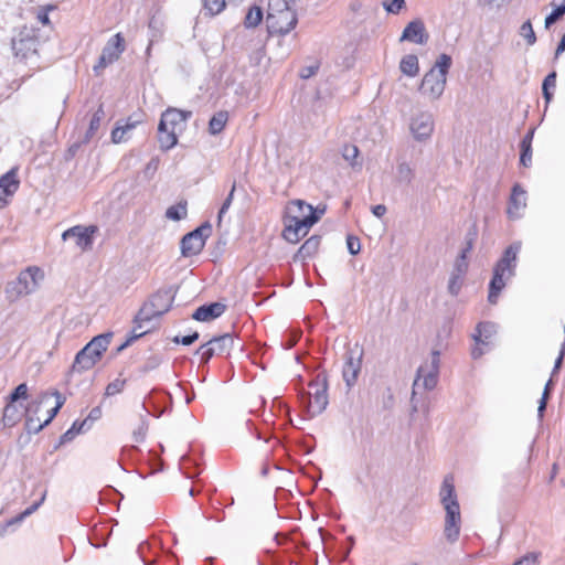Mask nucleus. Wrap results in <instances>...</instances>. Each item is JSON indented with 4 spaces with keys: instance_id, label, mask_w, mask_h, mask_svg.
Returning a JSON list of instances; mask_svg holds the SVG:
<instances>
[{
    "instance_id": "obj_45",
    "label": "nucleus",
    "mask_w": 565,
    "mask_h": 565,
    "mask_svg": "<svg viewBox=\"0 0 565 565\" xmlns=\"http://www.w3.org/2000/svg\"><path fill=\"white\" fill-rule=\"evenodd\" d=\"M521 148H522V153H521V157H520V162L524 167H529L531 164V161H532V149L530 148V141L529 140H522L521 141Z\"/></svg>"
},
{
    "instance_id": "obj_1",
    "label": "nucleus",
    "mask_w": 565,
    "mask_h": 565,
    "mask_svg": "<svg viewBox=\"0 0 565 565\" xmlns=\"http://www.w3.org/2000/svg\"><path fill=\"white\" fill-rule=\"evenodd\" d=\"M439 497L446 511L444 535L449 543H455L460 534L461 515L451 476L444 479Z\"/></svg>"
},
{
    "instance_id": "obj_55",
    "label": "nucleus",
    "mask_w": 565,
    "mask_h": 565,
    "mask_svg": "<svg viewBox=\"0 0 565 565\" xmlns=\"http://www.w3.org/2000/svg\"><path fill=\"white\" fill-rule=\"evenodd\" d=\"M128 139V136L125 134V130L121 129L120 126L115 127L111 131V141L114 143H120Z\"/></svg>"
},
{
    "instance_id": "obj_51",
    "label": "nucleus",
    "mask_w": 565,
    "mask_h": 565,
    "mask_svg": "<svg viewBox=\"0 0 565 565\" xmlns=\"http://www.w3.org/2000/svg\"><path fill=\"white\" fill-rule=\"evenodd\" d=\"M565 14V2L557 7L552 13L545 18V28H550L559 18Z\"/></svg>"
},
{
    "instance_id": "obj_25",
    "label": "nucleus",
    "mask_w": 565,
    "mask_h": 565,
    "mask_svg": "<svg viewBox=\"0 0 565 565\" xmlns=\"http://www.w3.org/2000/svg\"><path fill=\"white\" fill-rule=\"evenodd\" d=\"M497 333V327L492 322H480L475 333L472 334V339L477 343H482V345L489 347L490 340Z\"/></svg>"
},
{
    "instance_id": "obj_29",
    "label": "nucleus",
    "mask_w": 565,
    "mask_h": 565,
    "mask_svg": "<svg viewBox=\"0 0 565 565\" xmlns=\"http://www.w3.org/2000/svg\"><path fill=\"white\" fill-rule=\"evenodd\" d=\"M399 70L404 75L415 77L419 73L418 57L414 54L405 55L401 60Z\"/></svg>"
},
{
    "instance_id": "obj_50",
    "label": "nucleus",
    "mask_w": 565,
    "mask_h": 565,
    "mask_svg": "<svg viewBox=\"0 0 565 565\" xmlns=\"http://www.w3.org/2000/svg\"><path fill=\"white\" fill-rule=\"evenodd\" d=\"M124 386H125V380L116 379L107 385L105 395L114 396V395L120 393L124 390Z\"/></svg>"
},
{
    "instance_id": "obj_47",
    "label": "nucleus",
    "mask_w": 565,
    "mask_h": 565,
    "mask_svg": "<svg viewBox=\"0 0 565 565\" xmlns=\"http://www.w3.org/2000/svg\"><path fill=\"white\" fill-rule=\"evenodd\" d=\"M462 278H463L462 276L451 273V276H450V279L448 282V291L452 296H457L459 294V291L461 289V285H462Z\"/></svg>"
},
{
    "instance_id": "obj_6",
    "label": "nucleus",
    "mask_w": 565,
    "mask_h": 565,
    "mask_svg": "<svg viewBox=\"0 0 565 565\" xmlns=\"http://www.w3.org/2000/svg\"><path fill=\"white\" fill-rule=\"evenodd\" d=\"M440 366V353L434 350L429 358L418 367L416 379L413 383V397L418 390L431 391L438 383Z\"/></svg>"
},
{
    "instance_id": "obj_36",
    "label": "nucleus",
    "mask_w": 565,
    "mask_h": 565,
    "mask_svg": "<svg viewBox=\"0 0 565 565\" xmlns=\"http://www.w3.org/2000/svg\"><path fill=\"white\" fill-rule=\"evenodd\" d=\"M51 397H55L56 404L49 411L47 417L42 423L43 427H45L52 422V419L56 416V414L65 403V397L57 391L52 392Z\"/></svg>"
},
{
    "instance_id": "obj_7",
    "label": "nucleus",
    "mask_w": 565,
    "mask_h": 565,
    "mask_svg": "<svg viewBox=\"0 0 565 565\" xmlns=\"http://www.w3.org/2000/svg\"><path fill=\"white\" fill-rule=\"evenodd\" d=\"M174 300L171 289H162L153 294L140 308L139 320H152L168 312Z\"/></svg>"
},
{
    "instance_id": "obj_18",
    "label": "nucleus",
    "mask_w": 565,
    "mask_h": 565,
    "mask_svg": "<svg viewBox=\"0 0 565 565\" xmlns=\"http://www.w3.org/2000/svg\"><path fill=\"white\" fill-rule=\"evenodd\" d=\"M18 169L12 168L0 178V209L8 203V198L12 196L19 189Z\"/></svg>"
},
{
    "instance_id": "obj_9",
    "label": "nucleus",
    "mask_w": 565,
    "mask_h": 565,
    "mask_svg": "<svg viewBox=\"0 0 565 565\" xmlns=\"http://www.w3.org/2000/svg\"><path fill=\"white\" fill-rule=\"evenodd\" d=\"M435 129V119L430 111L419 110L409 119V132L418 142H426L430 139Z\"/></svg>"
},
{
    "instance_id": "obj_38",
    "label": "nucleus",
    "mask_w": 565,
    "mask_h": 565,
    "mask_svg": "<svg viewBox=\"0 0 565 565\" xmlns=\"http://www.w3.org/2000/svg\"><path fill=\"white\" fill-rule=\"evenodd\" d=\"M414 178V170L407 162L397 166V180L401 183H411Z\"/></svg>"
},
{
    "instance_id": "obj_62",
    "label": "nucleus",
    "mask_w": 565,
    "mask_h": 565,
    "mask_svg": "<svg viewBox=\"0 0 565 565\" xmlns=\"http://www.w3.org/2000/svg\"><path fill=\"white\" fill-rule=\"evenodd\" d=\"M158 166H159V160L157 158H152L146 169H145V174L146 175H149V177H152V174L157 171L158 169Z\"/></svg>"
},
{
    "instance_id": "obj_57",
    "label": "nucleus",
    "mask_w": 565,
    "mask_h": 565,
    "mask_svg": "<svg viewBox=\"0 0 565 565\" xmlns=\"http://www.w3.org/2000/svg\"><path fill=\"white\" fill-rule=\"evenodd\" d=\"M198 339H199V333L198 332H193L192 334H189V335H185V337H182V338L175 337L173 339V341L175 343H182L183 345H190L193 342H195Z\"/></svg>"
},
{
    "instance_id": "obj_46",
    "label": "nucleus",
    "mask_w": 565,
    "mask_h": 565,
    "mask_svg": "<svg viewBox=\"0 0 565 565\" xmlns=\"http://www.w3.org/2000/svg\"><path fill=\"white\" fill-rule=\"evenodd\" d=\"M148 431V423L145 418H141L140 424L132 433V438L136 443H142Z\"/></svg>"
},
{
    "instance_id": "obj_20",
    "label": "nucleus",
    "mask_w": 565,
    "mask_h": 565,
    "mask_svg": "<svg viewBox=\"0 0 565 565\" xmlns=\"http://www.w3.org/2000/svg\"><path fill=\"white\" fill-rule=\"evenodd\" d=\"M362 354L354 356L352 353L347 355V360L343 366L342 375L343 380L349 388H351L356 380L361 370Z\"/></svg>"
},
{
    "instance_id": "obj_59",
    "label": "nucleus",
    "mask_w": 565,
    "mask_h": 565,
    "mask_svg": "<svg viewBox=\"0 0 565 565\" xmlns=\"http://www.w3.org/2000/svg\"><path fill=\"white\" fill-rule=\"evenodd\" d=\"M564 355H565V343L562 344L559 354H558L557 359L555 360L554 367L552 371V377L559 371L562 363H563Z\"/></svg>"
},
{
    "instance_id": "obj_2",
    "label": "nucleus",
    "mask_w": 565,
    "mask_h": 565,
    "mask_svg": "<svg viewBox=\"0 0 565 565\" xmlns=\"http://www.w3.org/2000/svg\"><path fill=\"white\" fill-rule=\"evenodd\" d=\"M521 242L518 241L512 243L509 247L505 248L503 255L495 264L493 268V277L489 286V302L497 303L499 294L505 287L507 281L514 276L518 255L521 250Z\"/></svg>"
},
{
    "instance_id": "obj_49",
    "label": "nucleus",
    "mask_w": 565,
    "mask_h": 565,
    "mask_svg": "<svg viewBox=\"0 0 565 565\" xmlns=\"http://www.w3.org/2000/svg\"><path fill=\"white\" fill-rule=\"evenodd\" d=\"M45 495L46 492L42 494L41 499L38 502L33 503L31 507L25 509L15 520L10 521L9 524H12L13 522H20L26 516L31 515L33 512H35L39 509V507L44 502Z\"/></svg>"
},
{
    "instance_id": "obj_40",
    "label": "nucleus",
    "mask_w": 565,
    "mask_h": 565,
    "mask_svg": "<svg viewBox=\"0 0 565 565\" xmlns=\"http://www.w3.org/2000/svg\"><path fill=\"white\" fill-rule=\"evenodd\" d=\"M519 34L527 42L529 45H533L536 42V35L530 20L525 21L521 25Z\"/></svg>"
},
{
    "instance_id": "obj_61",
    "label": "nucleus",
    "mask_w": 565,
    "mask_h": 565,
    "mask_svg": "<svg viewBox=\"0 0 565 565\" xmlns=\"http://www.w3.org/2000/svg\"><path fill=\"white\" fill-rule=\"evenodd\" d=\"M476 236H477L476 232L468 233V235L466 237V247L461 252V253H465V256H467V254L472 249Z\"/></svg>"
},
{
    "instance_id": "obj_48",
    "label": "nucleus",
    "mask_w": 565,
    "mask_h": 565,
    "mask_svg": "<svg viewBox=\"0 0 565 565\" xmlns=\"http://www.w3.org/2000/svg\"><path fill=\"white\" fill-rule=\"evenodd\" d=\"M467 270H468L467 256H465V253H461L455 263V268L452 270V274L463 277L466 275Z\"/></svg>"
},
{
    "instance_id": "obj_11",
    "label": "nucleus",
    "mask_w": 565,
    "mask_h": 565,
    "mask_svg": "<svg viewBox=\"0 0 565 565\" xmlns=\"http://www.w3.org/2000/svg\"><path fill=\"white\" fill-rule=\"evenodd\" d=\"M310 387L315 391L309 393L308 412L311 416H316L321 414L328 405L326 376L318 375L316 382L310 384Z\"/></svg>"
},
{
    "instance_id": "obj_3",
    "label": "nucleus",
    "mask_w": 565,
    "mask_h": 565,
    "mask_svg": "<svg viewBox=\"0 0 565 565\" xmlns=\"http://www.w3.org/2000/svg\"><path fill=\"white\" fill-rule=\"evenodd\" d=\"M295 0H268L266 23L269 33L288 34L298 22Z\"/></svg>"
},
{
    "instance_id": "obj_53",
    "label": "nucleus",
    "mask_w": 565,
    "mask_h": 565,
    "mask_svg": "<svg viewBox=\"0 0 565 565\" xmlns=\"http://www.w3.org/2000/svg\"><path fill=\"white\" fill-rule=\"evenodd\" d=\"M198 353L201 355V361L204 363L209 362L212 356L216 355L214 350L207 345V343L201 345Z\"/></svg>"
},
{
    "instance_id": "obj_58",
    "label": "nucleus",
    "mask_w": 565,
    "mask_h": 565,
    "mask_svg": "<svg viewBox=\"0 0 565 565\" xmlns=\"http://www.w3.org/2000/svg\"><path fill=\"white\" fill-rule=\"evenodd\" d=\"M537 556L534 553L526 554L516 561L513 565H536Z\"/></svg>"
},
{
    "instance_id": "obj_43",
    "label": "nucleus",
    "mask_w": 565,
    "mask_h": 565,
    "mask_svg": "<svg viewBox=\"0 0 565 565\" xmlns=\"http://www.w3.org/2000/svg\"><path fill=\"white\" fill-rule=\"evenodd\" d=\"M89 429V425H87V419H84L81 422L79 427L77 430H75V427H71L68 430H66L62 437V443L71 441L76 435L84 433Z\"/></svg>"
},
{
    "instance_id": "obj_14",
    "label": "nucleus",
    "mask_w": 565,
    "mask_h": 565,
    "mask_svg": "<svg viewBox=\"0 0 565 565\" xmlns=\"http://www.w3.org/2000/svg\"><path fill=\"white\" fill-rule=\"evenodd\" d=\"M97 232L96 226H73L66 230L62 234V239H74L75 245L81 250H87L92 248L94 234Z\"/></svg>"
},
{
    "instance_id": "obj_31",
    "label": "nucleus",
    "mask_w": 565,
    "mask_h": 565,
    "mask_svg": "<svg viewBox=\"0 0 565 565\" xmlns=\"http://www.w3.org/2000/svg\"><path fill=\"white\" fill-rule=\"evenodd\" d=\"M228 120V114L227 111H218L216 114L213 115V117L210 119V122H209V131L211 135H217L220 134L226 122Z\"/></svg>"
},
{
    "instance_id": "obj_41",
    "label": "nucleus",
    "mask_w": 565,
    "mask_h": 565,
    "mask_svg": "<svg viewBox=\"0 0 565 565\" xmlns=\"http://www.w3.org/2000/svg\"><path fill=\"white\" fill-rule=\"evenodd\" d=\"M28 397H29V387L25 383H21L7 397V399H10L11 402L21 403V401L28 399Z\"/></svg>"
},
{
    "instance_id": "obj_12",
    "label": "nucleus",
    "mask_w": 565,
    "mask_h": 565,
    "mask_svg": "<svg viewBox=\"0 0 565 565\" xmlns=\"http://www.w3.org/2000/svg\"><path fill=\"white\" fill-rule=\"evenodd\" d=\"M125 51V40L120 33L111 36L103 49L102 55L98 60V63L94 66V71L98 73L100 70L105 68L107 65L116 62L121 53Z\"/></svg>"
},
{
    "instance_id": "obj_64",
    "label": "nucleus",
    "mask_w": 565,
    "mask_h": 565,
    "mask_svg": "<svg viewBox=\"0 0 565 565\" xmlns=\"http://www.w3.org/2000/svg\"><path fill=\"white\" fill-rule=\"evenodd\" d=\"M404 6V0H392V3L385 6L386 10L392 13H397Z\"/></svg>"
},
{
    "instance_id": "obj_34",
    "label": "nucleus",
    "mask_w": 565,
    "mask_h": 565,
    "mask_svg": "<svg viewBox=\"0 0 565 565\" xmlns=\"http://www.w3.org/2000/svg\"><path fill=\"white\" fill-rule=\"evenodd\" d=\"M166 216L172 221H181L186 216V202H179L167 209Z\"/></svg>"
},
{
    "instance_id": "obj_60",
    "label": "nucleus",
    "mask_w": 565,
    "mask_h": 565,
    "mask_svg": "<svg viewBox=\"0 0 565 565\" xmlns=\"http://www.w3.org/2000/svg\"><path fill=\"white\" fill-rule=\"evenodd\" d=\"M486 349H488V347L482 345V343L475 342V345L471 349L472 359L477 360V359L481 358L486 353V351H487Z\"/></svg>"
},
{
    "instance_id": "obj_44",
    "label": "nucleus",
    "mask_w": 565,
    "mask_h": 565,
    "mask_svg": "<svg viewBox=\"0 0 565 565\" xmlns=\"http://www.w3.org/2000/svg\"><path fill=\"white\" fill-rule=\"evenodd\" d=\"M552 386H553V377H551L547 381V383L545 384V387H544V391L542 394V398L540 401L539 408H537L539 417H543L544 411L546 408L547 399H548L551 391H552Z\"/></svg>"
},
{
    "instance_id": "obj_28",
    "label": "nucleus",
    "mask_w": 565,
    "mask_h": 565,
    "mask_svg": "<svg viewBox=\"0 0 565 565\" xmlns=\"http://www.w3.org/2000/svg\"><path fill=\"white\" fill-rule=\"evenodd\" d=\"M111 338L113 333H103L94 337L85 347L93 351L95 356H99L102 359L104 352L107 351L110 344Z\"/></svg>"
},
{
    "instance_id": "obj_4",
    "label": "nucleus",
    "mask_w": 565,
    "mask_h": 565,
    "mask_svg": "<svg viewBox=\"0 0 565 565\" xmlns=\"http://www.w3.org/2000/svg\"><path fill=\"white\" fill-rule=\"evenodd\" d=\"M450 66L451 57L447 54H441L430 71L424 75L419 90L429 100H437L444 94L447 82V73Z\"/></svg>"
},
{
    "instance_id": "obj_22",
    "label": "nucleus",
    "mask_w": 565,
    "mask_h": 565,
    "mask_svg": "<svg viewBox=\"0 0 565 565\" xmlns=\"http://www.w3.org/2000/svg\"><path fill=\"white\" fill-rule=\"evenodd\" d=\"M526 206V192L519 185L515 184L512 189V193L508 206V215L510 218H519L521 211Z\"/></svg>"
},
{
    "instance_id": "obj_8",
    "label": "nucleus",
    "mask_w": 565,
    "mask_h": 565,
    "mask_svg": "<svg viewBox=\"0 0 565 565\" xmlns=\"http://www.w3.org/2000/svg\"><path fill=\"white\" fill-rule=\"evenodd\" d=\"M38 45L36 31L32 28H23L12 41L14 55L24 61L32 60L36 56Z\"/></svg>"
},
{
    "instance_id": "obj_27",
    "label": "nucleus",
    "mask_w": 565,
    "mask_h": 565,
    "mask_svg": "<svg viewBox=\"0 0 565 565\" xmlns=\"http://www.w3.org/2000/svg\"><path fill=\"white\" fill-rule=\"evenodd\" d=\"M206 343L214 350L216 355H221L230 352V350L233 348L234 339L230 333H224L222 335L212 338Z\"/></svg>"
},
{
    "instance_id": "obj_24",
    "label": "nucleus",
    "mask_w": 565,
    "mask_h": 565,
    "mask_svg": "<svg viewBox=\"0 0 565 565\" xmlns=\"http://www.w3.org/2000/svg\"><path fill=\"white\" fill-rule=\"evenodd\" d=\"M7 401L8 402L3 408L1 423L4 427H12L19 423L24 415V411H21V407L24 408V406L21 403L11 402L10 399Z\"/></svg>"
},
{
    "instance_id": "obj_39",
    "label": "nucleus",
    "mask_w": 565,
    "mask_h": 565,
    "mask_svg": "<svg viewBox=\"0 0 565 565\" xmlns=\"http://www.w3.org/2000/svg\"><path fill=\"white\" fill-rule=\"evenodd\" d=\"M342 157L351 167L358 166L359 149L354 145H345L342 148Z\"/></svg>"
},
{
    "instance_id": "obj_54",
    "label": "nucleus",
    "mask_w": 565,
    "mask_h": 565,
    "mask_svg": "<svg viewBox=\"0 0 565 565\" xmlns=\"http://www.w3.org/2000/svg\"><path fill=\"white\" fill-rule=\"evenodd\" d=\"M347 245L350 254L356 255L361 249V243L358 237L354 236H348L347 238Z\"/></svg>"
},
{
    "instance_id": "obj_15",
    "label": "nucleus",
    "mask_w": 565,
    "mask_h": 565,
    "mask_svg": "<svg viewBox=\"0 0 565 565\" xmlns=\"http://www.w3.org/2000/svg\"><path fill=\"white\" fill-rule=\"evenodd\" d=\"M323 213L324 209L315 210L312 205L307 204L301 200H295L288 204L285 218L307 222V220H310L311 217H318L319 220Z\"/></svg>"
},
{
    "instance_id": "obj_21",
    "label": "nucleus",
    "mask_w": 565,
    "mask_h": 565,
    "mask_svg": "<svg viewBox=\"0 0 565 565\" xmlns=\"http://www.w3.org/2000/svg\"><path fill=\"white\" fill-rule=\"evenodd\" d=\"M100 360L99 356H95V353L87 347H84L75 355V360L72 365V372L82 373L93 369L96 363Z\"/></svg>"
},
{
    "instance_id": "obj_10",
    "label": "nucleus",
    "mask_w": 565,
    "mask_h": 565,
    "mask_svg": "<svg viewBox=\"0 0 565 565\" xmlns=\"http://www.w3.org/2000/svg\"><path fill=\"white\" fill-rule=\"evenodd\" d=\"M211 232L212 226L209 223H205L184 235L181 239V254L184 257H190L201 253L206 238L211 235Z\"/></svg>"
},
{
    "instance_id": "obj_56",
    "label": "nucleus",
    "mask_w": 565,
    "mask_h": 565,
    "mask_svg": "<svg viewBox=\"0 0 565 565\" xmlns=\"http://www.w3.org/2000/svg\"><path fill=\"white\" fill-rule=\"evenodd\" d=\"M151 548V545L147 542H143L138 547V553L141 559L143 561L145 565H153L154 561H147L146 554Z\"/></svg>"
},
{
    "instance_id": "obj_42",
    "label": "nucleus",
    "mask_w": 565,
    "mask_h": 565,
    "mask_svg": "<svg viewBox=\"0 0 565 565\" xmlns=\"http://www.w3.org/2000/svg\"><path fill=\"white\" fill-rule=\"evenodd\" d=\"M203 7L211 15H215L225 8V0H203Z\"/></svg>"
},
{
    "instance_id": "obj_26",
    "label": "nucleus",
    "mask_w": 565,
    "mask_h": 565,
    "mask_svg": "<svg viewBox=\"0 0 565 565\" xmlns=\"http://www.w3.org/2000/svg\"><path fill=\"white\" fill-rule=\"evenodd\" d=\"M151 321L152 320H139V312H138L135 318V326L131 330L130 337L119 348V350H122L124 348L129 345L135 340H137V339L141 338L143 334L148 333L153 328V324L151 323Z\"/></svg>"
},
{
    "instance_id": "obj_35",
    "label": "nucleus",
    "mask_w": 565,
    "mask_h": 565,
    "mask_svg": "<svg viewBox=\"0 0 565 565\" xmlns=\"http://www.w3.org/2000/svg\"><path fill=\"white\" fill-rule=\"evenodd\" d=\"M104 116H105V113H104L103 106H99L90 119L89 127L86 132V140H89L90 138H93V136L99 129L100 122H102Z\"/></svg>"
},
{
    "instance_id": "obj_30",
    "label": "nucleus",
    "mask_w": 565,
    "mask_h": 565,
    "mask_svg": "<svg viewBox=\"0 0 565 565\" xmlns=\"http://www.w3.org/2000/svg\"><path fill=\"white\" fill-rule=\"evenodd\" d=\"M177 134L178 132L169 128H166L163 130L158 129V141L160 145V149L163 151L172 149L178 142Z\"/></svg>"
},
{
    "instance_id": "obj_37",
    "label": "nucleus",
    "mask_w": 565,
    "mask_h": 565,
    "mask_svg": "<svg viewBox=\"0 0 565 565\" xmlns=\"http://www.w3.org/2000/svg\"><path fill=\"white\" fill-rule=\"evenodd\" d=\"M555 87H556V73L552 72L551 74H548L545 77L543 85H542L543 96L547 103L551 102V99L553 97L552 90H554Z\"/></svg>"
},
{
    "instance_id": "obj_17",
    "label": "nucleus",
    "mask_w": 565,
    "mask_h": 565,
    "mask_svg": "<svg viewBox=\"0 0 565 565\" xmlns=\"http://www.w3.org/2000/svg\"><path fill=\"white\" fill-rule=\"evenodd\" d=\"M318 222V217H311L307 220V222L292 221L285 218V230L284 237L289 243H298L302 237H305L311 226Z\"/></svg>"
},
{
    "instance_id": "obj_5",
    "label": "nucleus",
    "mask_w": 565,
    "mask_h": 565,
    "mask_svg": "<svg viewBox=\"0 0 565 565\" xmlns=\"http://www.w3.org/2000/svg\"><path fill=\"white\" fill-rule=\"evenodd\" d=\"M44 278V273L36 266L28 267L19 276L7 284L4 294L10 302L34 292Z\"/></svg>"
},
{
    "instance_id": "obj_52",
    "label": "nucleus",
    "mask_w": 565,
    "mask_h": 565,
    "mask_svg": "<svg viewBox=\"0 0 565 565\" xmlns=\"http://www.w3.org/2000/svg\"><path fill=\"white\" fill-rule=\"evenodd\" d=\"M235 189H236V184L234 183L232 185V189H231L227 198L225 199V201L223 202V204L220 209L218 216H217L218 223L222 221L223 215L228 211V209L233 202Z\"/></svg>"
},
{
    "instance_id": "obj_33",
    "label": "nucleus",
    "mask_w": 565,
    "mask_h": 565,
    "mask_svg": "<svg viewBox=\"0 0 565 565\" xmlns=\"http://www.w3.org/2000/svg\"><path fill=\"white\" fill-rule=\"evenodd\" d=\"M319 244L320 239L318 237L312 236L308 238L299 248L298 256L301 258L311 257L318 250Z\"/></svg>"
},
{
    "instance_id": "obj_32",
    "label": "nucleus",
    "mask_w": 565,
    "mask_h": 565,
    "mask_svg": "<svg viewBox=\"0 0 565 565\" xmlns=\"http://www.w3.org/2000/svg\"><path fill=\"white\" fill-rule=\"evenodd\" d=\"M263 20V11L259 7L253 6L248 9L245 20L244 26L247 29L257 26Z\"/></svg>"
},
{
    "instance_id": "obj_13",
    "label": "nucleus",
    "mask_w": 565,
    "mask_h": 565,
    "mask_svg": "<svg viewBox=\"0 0 565 565\" xmlns=\"http://www.w3.org/2000/svg\"><path fill=\"white\" fill-rule=\"evenodd\" d=\"M51 399V393L43 392L36 398L32 399L24 406L25 425L30 431L39 433L43 425L40 418L36 417L43 404H47Z\"/></svg>"
},
{
    "instance_id": "obj_23",
    "label": "nucleus",
    "mask_w": 565,
    "mask_h": 565,
    "mask_svg": "<svg viewBox=\"0 0 565 565\" xmlns=\"http://www.w3.org/2000/svg\"><path fill=\"white\" fill-rule=\"evenodd\" d=\"M225 305L221 302H213L210 305H204L199 307L194 313L192 315V318L198 321H211L220 316H222L225 311Z\"/></svg>"
},
{
    "instance_id": "obj_63",
    "label": "nucleus",
    "mask_w": 565,
    "mask_h": 565,
    "mask_svg": "<svg viewBox=\"0 0 565 565\" xmlns=\"http://www.w3.org/2000/svg\"><path fill=\"white\" fill-rule=\"evenodd\" d=\"M100 416H102V411H100V408H99V407H94V408L89 412V414H88V416H87V418H86V419H87V425H89V428L92 427L93 422H95V420L99 419V418H100Z\"/></svg>"
},
{
    "instance_id": "obj_16",
    "label": "nucleus",
    "mask_w": 565,
    "mask_h": 565,
    "mask_svg": "<svg viewBox=\"0 0 565 565\" xmlns=\"http://www.w3.org/2000/svg\"><path fill=\"white\" fill-rule=\"evenodd\" d=\"M192 113L178 108L166 109L160 118L159 130L169 128L175 132L183 130L185 121L191 117Z\"/></svg>"
},
{
    "instance_id": "obj_19",
    "label": "nucleus",
    "mask_w": 565,
    "mask_h": 565,
    "mask_svg": "<svg viewBox=\"0 0 565 565\" xmlns=\"http://www.w3.org/2000/svg\"><path fill=\"white\" fill-rule=\"evenodd\" d=\"M401 41H408L416 44H425L428 41V34L420 20L411 21L404 29Z\"/></svg>"
}]
</instances>
